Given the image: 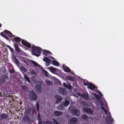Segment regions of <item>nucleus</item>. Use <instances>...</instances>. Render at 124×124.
Listing matches in <instances>:
<instances>
[{"instance_id":"473e14b6","label":"nucleus","mask_w":124,"mask_h":124,"mask_svg":"<svg viewBox=\"0 0 124 124\" xmlns=\"http://www.w3.org/2000/svg\"><path fill=\"white\" fill-rule=\"evenodd\" d=\"M24 75L25 79L26 80L29 82H30V81L29 77L25 74H24Z\"/></svg>"},{"instance_id":"a211bd4d","label":"nucleus","mask_w":124,"mask_h":124,"mask_svg":"<svg viewBox=\"0 0 124 124\" xmlns=\"http://www.w3.org/2000/svg\"><path fill=\"white\" fill-rule=\"evenodd\" d=\"M62 68L66 72H70V69L69 68L65 65H63Z\"/></svg>"},{"instance_id":"69168bd1","label":"nucleus","mask_w":124,"mask_h":124,"mask_svg":"<svg viewBox=\"0 0 124 124\" xmlns=\"http://www.w3.org/2000/svg\"><path fill=\"white\" fill-rule=\"evenodd\" d=\"M41 67L42 68V66H41Z\"/></svg>"},{"instance_id":"c9c22d12","label":"nucleus","mask_w":124,"mask_h":124,"mask_svg":"<svg viewBox=\"0 0 124 124\" xmlns=\"http://www.w3.org/2000/svg\"><path fill=\"white\" fill-rule=\"evenodd\" d=\"M22 88L25 91H27L28 90L27 87L25 86H22Z\"/></svg>"},{"instance_id":"8fccbe9b","label":"nucleus","mask_w":124,"mask_h":124,"mask_svg":"<svg viewBox=\"0 0 124 124\" xmlns=\"http://www.w3.org/2000/svg\"><path fill=\"white\" fill-rule=\"evenodd\" d=\"M14 70H11L9 71V72L10 73L13 74L14 72Z\"/></svg>"},{"instance_id":"9b49d317","label":"nucleus","mask_w":124,"mask_h":124,"mask_svg":"<svg viewBox=\"0 0 124 124\" xmlns=\"http://www.w3.org/2000/svg\"><path fill=\"white\" fill-rule=\"evenodd\" d=\"M78 121V120L77 117H73L70 119V124H75Z\"/></svg>"},{"instance_id":"0eeeda50","label":"nucleus","mask_w":124,"mask_h":124,"mask_svg":"<svg viewBox=\"0 0 124 124\" xmlns=\"http://www.w3.org/2000/svg\"><path fill=\"white\" fill-rule=\"evenodd\" d=\"M76 77H76H75L70 76V81L73 82V85L76 86L77 85L76 79Z\"/></svg>"},{"instance_id":"a18cd8bd","label":"nucleus","mask_w":124,"mask_h":124,"mask_svg":"<svg viewBox=\"0 0 124 124\" xmlns=\"http://www.w3.org/2000/svg\"><path fill=\"white\" fill-rule=\"evenodd\" d=\"M52 120L55 124H57L58 123H57V122L54 119H53Z\"/></svg>"},{"instance_id":"5fc2aeb1","label":"nucleus","mask_w":124,"mask_h":124,"mask_svg":"<svg viewBox=\"0 0 124 124\" xmlns=\"http://www.w3.org/2000/svg\"><path fill=\"white\" fill-rule=\"evenodd\" d=\"M58 83H59V84H60V83H61V82L59 80Z\"/></svg>"},{"instance_id":"2eb2a0df","label":"nucleus","mask_w":124,"mask_h":124,"mask_svg":"<svg viewBox=\"0 0 124 124\" xmlns=\"http://www.w3.org/2000/svg\"><path fill=\"white\" fill-rule=\"evenodd\" d=\"M49 69L51 72L54 73H55L58 70L57 69L52 66L50 67Z\"/></svg>"},{"instance_id":"f704fd0d","label":"nucleus","mask_w":124,"mask_h":124,"mask_svg":"<svg viewBox=\"0 0 124 124\" xmlns=\"http://www.w3.org/2000/svg\"><path fill=\"white\" fill-rule=\"evenodd\" d=\"M101 108L104 111L106 115L108 114V112L107 110H106L104 107H101Z\"/></svg>"},{"instance_id":"338daca9","label":"nucleus","mask_w":124,"mask_h":124,"mask_svg":"<svg viewBox=\"0 0 124 124\" xmlns=\"http://www.w3.org/2000/svg\"><path fill=\"white\" fill-rule=\"evenodd\" d=\"M0 44H1V43H0Z\"/></svg>"},{"instance_id":"f257e3e1","label":"nucleus","mask_w":124,"mask_h":124,"mask_svg":"<svg viewBox=\"0 0 124 124\" xmlns=\"http://www.w3.org/2000/svg\"><path fill=\"white\" fill-rule=\"evenodd\" d=\"M107 115L108 117H106V122L107 124H112L113 123L112 121L113 120V118L111 117L110 113L108 112Z\"/></svg>"},{"instance_id":"1a4fd4ad","label":"nucleus","mask_w":124,"mask_h":124,"mask_svg":"<svg viewBox=\"0 0 124 124\" xmlns=\"http://www.w3.org/2000/svg\"><path fill=\"white\" fill-rule=\"evenodd\" d=\"M78 96H80L82 98H85L86 100H88L89 99L88 94L85 93L80 95V93H78Z\"/></svg>"},{"instance_id":"13d9d810","label":"nucleus","mask_w":124,"mask_h":124,"mask_svg":"<svg viewBox=\"0 0 124 124\" xmlns=\"http://www.w3.org/2000/svg\"><path fill=\"white\" fill-rule=\"evenodd\" d=\"M72 88V86L70 85V90Z\"/></svg>"},{"instance_id":"ea45409f","label":"nucleus","mask_w":124,"mask_h":124,"mask_svg":"<svg viewBox=\"0 0 124 124\" xmlns=\"http://www.w3.org/2000/svg\"><path fill=\"white\" fill-rule=\"evenodd\" d=\"M95 94V96L96 99L98 100H100L101 99V98L97 94Z\"/></svg>"},{"instance_id":"ddd939ff","label":"nucleus","mask_w":124,"mask_h":124,"mask_svg":"<svg viewBox=\"0 0 124 124\" xmlns=\"http://www.w3.org/2000/svg\"><path fill=\"white\" fill-rule=\"evenodd\" d=\"M3 32L6 34H7L8 36L11 37H12L15 36V35H13L10 31L7 30L4 31H3Z\"/></svg>"},{"instance_id":"3c124183","label":"nucleus","mask_w":124,"mask_h":124,"mask_svg":"<svg viewBox=\"0 0 124 124\" xmlns=\"http://www.w3.org/2000/svg\"><path fill=\"white\" fill-rule=\"evenodd\" d=\"M38 124H42V122L41 120L39 121Z\"/></svg>"},{"instance_id":"cd10ccee","label":"nucleus","mask_w":124,"mask_h":124,"mask_svg":"<svg viewBox=\"0 0 124 124\" xmlns=\"http://www.w3.org/2000/svg\"><path fill=\"white\" fill-rule=\"evenodd\" d=\"M45 82L47 85L50 86L53 84V82L50 80H46L45 81Z\"/></svg>"},{"instance_id":"052dcab7","label":"nucleus","mask_w":124,"mask_h":124,"mask_svg":"<svg viewBox=\"0 0 124 124\" xmlns=\"http://www.w3.org/2000/svg\"><path fill=\"white\" fill-rule=\"evenodd\" d=\"M69 123H70V120L68 122V123L69 124Z\"/></svg>"},{"instance_id":"c756f323","label":"nucleus","mask_w":124,"mask_h":124,"mask_svg":"<svg viewBox=\"0 0 124 124\" xmlns=\"http://www.w3.org/2000/svg\"><path fill=\"white\" fill-rule=\"evenodd\" d=\"M63 85L64 87L66 88L69 89L70 90V84H69L68 85H67L65 83L63 82Z\"/></svg>"},{"instance_id":"2f4dec72","label":"nucleus","mask_w":124,"mask_h":124,"mask_svg":"<svg viewBox=\"0 0 124 124\" xmlns=\"http://www.w3.org/2000/svg\"><path fill=\"white\" fill-rule=\"evenodd\" d=\"M31 62L32 64H33V65L36 67H37L38 66H40V65L38 64L37 62L31 60Z\"/></svg>"},{"instance_id":"dca6fc26","label":"nucleus","mask_w":124,"mask_h":124,"mask_svg":"<svg viewBox=\"0 0 124 124\" xmlns=\"http://www.w3.org/2000/svg\"><path fill=\"white\" fill-rule=\"evenodd\" d=\"M88 88L89 89L92 90L97 88V87L91 83H90L88 86Z\"/></svg>"},{"instance_id":"58836bf2","label":"nucleus","mask_w":124,"mask_h":124,"mask_svg":"<svg viewBox=\"0 0 124 124\" xmlns=\"http://www.w3.org/2000/svg\"><path fill=\"white\" fill-rule=\"evenodd\" d=\"M36 109L37 111H39V103H37L36 104Z\"/></svg>"},{"instance_id":"6e6552de","label":"nucleus","mask_w":124,"mask_h":124,"mask_svg":"<svg viewBox=\"0 0 124 124\" xmlns=\"http://www.w3.org/2000/svg\"><path fill=\"white\" fill-rule=\"evenodd\" d=\"M43 61L47 63V64H46L47 66H49L50 63V61H52L50 59L46 57H44L43 59Z\"/></svg>"},{"instance_id":"b1692460","label":"nucleus","mask_w":124,"mask_h":124,"mask_svg":"<svg viewBox=\"0 0 124 124\" xmlns=\"http://www.w3.org/2000/svg\"><path fill=\"white\" fill-rule=\"evenodd\" d=\"M43 54L47 56L46 55L48 54H52L49 51L46 50H43Z\"/></svg>"},{"instance_id":"49530a36","label":"nucleus","mask_w":124,"mask_h":124,"mask_svg":"<svg viewBox=\"0 0 124 124\" xmlns=\"http://www.w3.org/2000/svg\"><path fill=\"white\" fill-rule=\"evenodd\" d=\"M38 121L41 120L40 115L39 114L38 115Z\"/></svg>"},{"instance_id":"c85d7f7f","label":"nucleus","mask_w":124,"mask_h":124,"mask_svg":"<svg viewBox=\"0 0 124 124\" xmlns=\"http://www.w3.org/2000/svg\"><path fill=\"white\" fill-rule=\"evenodd\" d=\"M23 120L24 121L29 122L30 120V118L28 116L26 115L23 117Z\"/></svg>"},{"instance_id":"4468645a","label":"nucleus","mask_w":124,"mask_h":124,"mask_svg":"<svg viewBox=\"0 0 124 124\" xmlns=\"http://www.w3.org/2000/svg\"><path fill=\"white\" fill-rule=\"evenodd\" d=\"M14 45L15 47L16 51L19 52H20V49L18 46V45L17 43H15L13 44Z\"/></svg>"},{"instance_id":"4d7b16f0","label":"nucleus","mask_w":124,"mask_h":124,"mask_svg":"<svg viewBox=\"0 0 124 124\" xmlns=\"http://www.w3.org/2000/svg\"><path fill=\"white\" fill-rule=\"evenodd\" d=\"M103 103H102L101 104V106H103Z\"/></svg>"},{"instance_id":"39448f33","label":"nucleus","mask_w":124,"mask_h":124,"mask_svg":"<svg viewBox=\"0 0 124 124\" xmlns=\"http://www.w3.org/2000/svg\"><path fill=\"white\" fill-rule=\"evenodd\" d=\"M83 111L90 114L92 115L93 114V110L89 108L84 107L83 108Z\"/></svg>"},{"instance_id":"4be33fe9","label":"nucleus","mask_w":124,"mask_h":124,"mask_svg":"<svg viewBox=\"0 0 124 124\" xmlns=\"http://www.w3.org/2000/svg\"><path fill=\"white\" fill-rule=\"evenodd\" d=\"M81 117L82 119L84 120L87 121L88 119V116L85 114H82Z\"/></svg>"},{"instance_id":"a19ab883","label":"nucleus","mask_w":124,"mask_h":124,"mask_svg":"<svg viewBox=\"0 0 124 124\" xmlns=\"http://www.w3.org/2000/svg\"><path fill=\"white\" fill-rule=\"evenodd\" d=\"M8 47L9 48V49L10 50V51L12 52H13V50L12 48L11 47H10L9 46L7 45Z\"/></svg>"},{"instance_id":"f03ea898","label":"nucleus","mask_w":124,"mask_h":124,"mask_svg":"<svg viewBox=\"0 0 124 124\" xmlns=\"http://www.w3.org/2000/svg\"><path fill=\"white\" fill-rule=\"evenodd\" d=\"M32 51L37 52V53L40 54L42 52V49L39 47H37L33 45L31 48Z\"/></svg>"},{"instance_id":"de8ad7c7","label":"nucleus","mask_w":124,"mask_h":124,"mask_svg":"<svg viewBox=\"0 0 124 124\" xmlns=\"http://www.w3.org/2000/svg\"><path fill=\"white\" fill-rule=\"evenodd\" d=\"M98 93H99V95L101 97L103 96V94L101 93V92L99 91H98Z\"/></svg>"},{"instance_id":"9d476101","label":"nucleus","mask_w":124,"mask_h":124,"mask_svg":"<svg viewBox=\"0 0 124 124\" xmlns=\"http://www.w3.org/2000/svg\"><path fill=\"white\" fill-rule=\"evenodd\" d=\"M8 115L6 113H3L0 115V120L5 119L8 118Z\"/></svg>"},{"instance_id":"09e8293b","label":"nucleus","mask_w":124,"mask_h":124,"mask_svg":"<svg viewBox=\"0 0 124 124\" xmlns=\"http://www.w3.org/2000/svg\"><path fill=\"white\" fill-rule=\"evenodd\" d=\"M33 54H34V55H35L36 56H37V57H39V56L40 55V54H37L35 52Z\"/></svg>"},{"instance_id":"393cba45","label":"nucleus","mask_w":124,"mask_h":124,"mask_svg":"<svg viewBox=\"0 0 124 124\" xmlns=\"http://www.w3.org/2000/svg\"><path fill=\"white\" fill-rule=\"evenodd\" d=\"M14 41H16L17 43H20V42L21 41L22 39L20 38L17 37L14 38Z\"/></svg>"},{"instance_id":"20e7f679","label":"nucleus","mask_w":124,"mask_h":124,"mask_svg":"<svg viewBox=\"0 0 124 124\" xmlns=\"http://www.w3.org/2000/svg\"><path fill=\"white\" fill-rule=\"evenodd\" d=\"M55 98L56 99L55 101L56 104L60 103L62 100V97L58 94H56L55 96Z\"/></svg>"},{"instance_id":"603ef678","label":"nucleus","mask_w":124,"mask_h":124,"mask_svg":"<svg viewBox=\"0 0 124 124\" xmlns=\"http://www.w3.org/2000/svg\"><path fill=\"white\" fill-rule=\"evenodd\" d=\"M46 123H48V124H52V123H51L50 122V121H47Z\"/></svg>"},{"instance_id":"79ce46f5","label":"nucleus","mask_w":124,"mask_h":124,"mask_svg":"<svg viewBox=\"0 0 124 124\" xmlns=\"http://www.w3.org/2000/svg\"><path fill=\"white\" fill-rule=\"evenodd\" d=\"M43 70V71L44 72V73L45 75L46 76H48V74L47 72V71H46V70Z\"/></svg>"},{"instance_id":"bb28decb","label":"nucleus","mask_w":124,"mask_h":124,"mask_svg":"<svg viewBox=\"0 0 124 124\" xmlns=\"http://www.w3.org/2000/svg\"><path fill=\"white\" fill-rule=\"evenodd\" d=\"M52 64L54 65L58 66L59 65V62L56 60H54L52 61Z\"/></svg>"},{"instance_id":"37998d69","label":"nucleus","mask_w":124,"mask_h":124,"mask_svg":"<svg viewBox=\"0 0 124 124\" xmlns=\"http://www.w3.org/2000/svg\"><path fill=\"white\" fill-rule=\"evenodd\" d=\"M31 74L33 75H36V72L34 70H33L31 71Z\"/></svg>"},{"instance_id":"72a5a7b5","label":"nucleus","mask_w":124,"mask_h":124,"mask_svg":"<svg viewBox=\"0 0 124 124\" xmlns=\"http://www.w3.org/2000/svg\"><path fill=\"white\" fill-rule=\"evenodd\" d=\"M71 75V76L76 77L77 76L75 74L74 72L70 70V75Z\"/></svg>"},{"instance_id":"f3484780","label":"nucleus","mask_w":124,"mask_h":124,"mask_svg":"<svg viewBox=\"0 0 124 124\" xmlns=\"http://www.w3.org/2000/svg\"><path fill=\"white\" fill-rule=\"evenodd\" d=\"M36 91L38 93H40L42 90L41 87L39 85H37L35 87Z\"/></svg>"},{"instance_id":"680f3d73","label":"nucleus","mask_w":124,"mask_h":124,"mask_svg":"<svg viewBox=\"0 0 124 124\" xmlns=\"http://www.w3.org/2000/svg\"><path fill=\"white\" fill-rule=\"evenodd\" d=\"M107 110H108V107H107Z\"/></svg>"},{"instance_id":"7c9ffc66","label":"nucleus","mask_w":124,"mask_h":124,"mask_svg":"<svg viewBox=\"0 0 124 124\" xmlns=\"http://www.w3.org/2000/svg\"><path fill=\"white\" fill-rule=\"evenodd\" d=\"M0 35L7 40H8L9 39V38L8 37L4 34L3 32H1L0 33Z\"/></svg>"},{"instance_id":"864d4df0","label":"nucleus","mask_w":124,"mask_h":124,"mask_svg":"<svg viewBox=\"0 0 124 124\" xmlns=\"http://www.w3.org/2000/svg\"><path fill=\"white\" fill-rule=\"evenodd\" d=\"M66 78L67 79L69 80H70V76H67Z\"/></svg>"},{"instance_id":"5701e85b","label":"nucleus","mask_w":124,"mask_h":124,"mask_svg":"<svg viewBox=\"0 0 124 124\" xmlns=\"http://www.w3.org/2000/svg\"><path fill=\"white\" fill-rule=\"evenodd\" d=\"M13 61L18 66L20 65V63L19 61L15 56L14 58Z\"/></svg>"},{"instance_id":"423d86ee","label":"nucleus","mask_w":124,"mask_h":124,"mask_svg":"<svg viewBox=\"0 0 124 124\" xmlns=\"http://www.w3.org/2000/svg\"><path fill=\"white\" fill-rule=\"evenodd\" d=\"M21 42L22 44L24 46L27 47L28 48H30L31 46V44H30L28 42L25 40H22L21 41Z\"/></svg>"},{"instance_id":"f8f14e48","label":"nucleus","mask_w":124,"mask_h":124,"mask_svg":"<svg viewBox=\"0 0 124 124\" xmlns=\"http://www.w3.org/2000/svg\"><path fill=\"white\" fill-rule=\"evenodd\" d=\"M71 113L72 114L75 116H79V111L77 110H72Z\"/></svg>"},{"instance_id":"c03bdc74","label":"nucleus","mask_w":124,"mask_h":124,"mask_svg":"<svg viewBox=\"0 0 124 124\" xmlns=\"http://www.w3.org/2000/svg\"><path fill=\"white\" fill-rule=\"evenodd\" d=\"M31 111V109L30 108H29L28 109H26V112L28 113H29Z\"/></svg>"},{"instance_id":"e433bc0d","label":"nucleus","mask_w":124,"mask_h":124,"mask_svg":"<svg viewBox=\"0 0 124 124\" xmlns=\"http://www.w3.org/2000/svg\"><path fill=\"white\" fill-rule=\"evenodd\" d=\"M20 69L22 71H23L24 72H25L26 71V69L23 66L21 67Z\"/></svg>"},{"instance_id":"aec40b11","label":"nucleus","mask_w":124,"mask_h":124,"mask_svg":"<svg viewBox=\"0 0 124 124\" xmlns=\"http://www.w3.org/2000/svg\"><path fill=\"white\" fill-rule=\"evenodd\" d=\"M62 114V112L60 111H55L54 112V115L57 116H58L61 115Z\"/></svg>"},{"instance_id":"4c0bfd02","label":"nucleus","mask_w":124,"mask_h":124,"mask_svg":"<svg viewBox=\"0 0 124 124\" xmlns=\"http://www.w3.org/2000/svg\"><path fill=\"white\" fill-rule=\"evenodd\" d=\"M85 81L83 82V83L84 85L85 86L89 85L90 83H89L88 81Z\"/></svg>"},{"instance_id":"6ab92c4d","label":"nucleus","mask_w":124,"mask_h":124,"mask_svg":"<svg viewBox=\"0 0 124 124\" xmlns=\"http://www.w3.org/2000/svg\"><path fill=\"white\" fill-rule=\"evenodd\" d=\"M62 103L65 107H67L69 105L70 102L69 101L65 100L63 101Z\"/></svg>"},{"instance_id":"412c9836","label":"nucleus","mask_w":124,"mask_h":124,"mask_svg":"<svg viewBox=\"0 0 124 124\" xmlns=\"http://www.w3.org/2000/svg\"><path fill=\"white\" fill-rule=\"evenodd\" d=\"M59 91L60 92H61V94L63 95L66 92V90L64 88L61 87H60L59 88Z\"/></svg>"},{"instance_id":"a878e982","label":"nucleus","mask_w":124,"mask_h":124,"mask_svg":"<svg viewBox=\"0 0 124 124\" xmlns=\"http://www.w3.org/2000/svg\"><path fill=\"white\" fill-rule=\"evenodd\" d=\"M64 107H65L61 103L60 104V106L58 107V108L60 110H63L64 109Z\"/></svg>"},{"instance_id":"e2e57ef3","label":"nucleus","mask_w":124,"mask_h":124,"mask_svg":"<svg viewBox=\"0 0 124 124\" xmlns=\"http://www.w3.org/2000/svg\"><path fill=\"white\" fill-rule=\"evenodd\" d=\"M1 54V52H0V55Z\"/></svg>"},{"instance_id":"0e129e2a","label":"nucleus","mask_w":124,"mask_h":124,"mask_svg":"<svg viewBox=\"0 0 124 124\" xmlns=\"http://www.w3.org/2000/svg\"><path fill=\"white\" fill-rule=\"evenodd\" d=\"M12 41H14L13 39L12 40Z\"/></svg>"},{"instance_id":"bf43d9fd","label":"nucleus","mask_w":124,"mask_h":124,"mask_svg":"<svg viewBox=\"0 0 124 124\" xmlns=\"http://www.w3.org/2000/svg\"><path fill=\"white\" fill-rule=\"evenodd\" d=\"M68 110H70V107H68Z\"/></svg>"},{"instance_id":"7ed1b4c3","label":"nucleus","mask_w":124,"mask_h":124,"mask_svg":"<svg viewBox=\"0 0 124 124\" xmlns=\"http://www.w3.org/2000/svg\"><path fill=\"white\" fill-rule=\"evenodd\" d=\"M30 96V99L36 101L37 99V95L33 91L31 92Z\"/></svg>"},{"instance_id":"6e6d98bb","label":"nucleus","mask_w":124,"mask_h":124,"mask_svg":"<svg viewBox=\"0 0 124 124\" xmlns=\"http://www.w3.org/2000/svg\"><path fill=\"white\" fill-rule=\"evenodd\" d=\"M2 25V24L0 23V28L1 27Z\"/></svg>"}]
</instances>
